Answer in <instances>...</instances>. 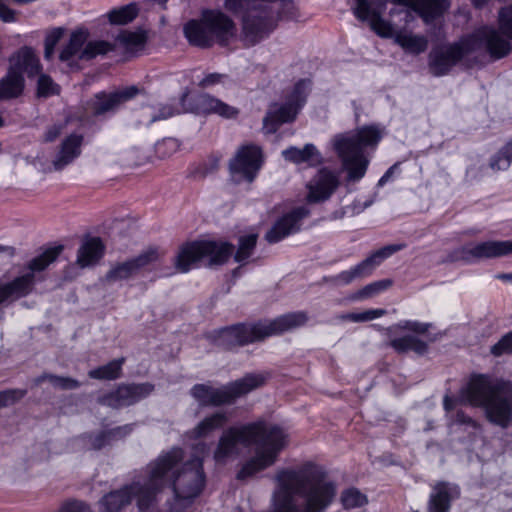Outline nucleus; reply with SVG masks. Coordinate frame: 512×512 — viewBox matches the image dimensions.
<instances>
[{
	"instance_id": "nucleus-1",
	"label": "nucleus",
	"mask_w": 512,
	"mask_h": 512,
	"mask_svg": "<svg viewBox=\"0 0 512 512\" xmlns=\"http://www.w3.org/2000/svg\"><path fill=\"white\" fill-rule=\"evenodd\" d=\"M288 433L278 425H268L264 420L231 426L219 437L213 458L217 464H226L238 458L242 447L256 445L254 456L249 458L237 473L245 480L274 465L280 452L288 445Z\"/></svg>"
},
{
	"instance_id": "nucleus-2",
	"label": "nucleus",
	"mask_w": 512,
	"mask_h": 512,
	"mask_svg": "<svg viewBox=\"0 0 512 512\" xmlns=\"http://www.w3.org/2000/svg\"><path fill=\"white\" fill-rule=\"evenodd\" d=\"M459 402L482 407L491 423L506 428L512 416V384L508 381H492L485 375L474 376L461 390L460 399L445 395L444 409L449 412Z\"/></svg>"
},
{
	"instance_id": "nucleus-3",
	"label": "nucleus",
	"mask_w": 512,
	"mask_h": 512,
	"mask_svg": "<svg viewBox=\"0 0 512 512\" xmlns=\"http://www.w3.org/2000/svg\"><path fill=\"white\" fill-rule=\"evenodd\" d=\"M194 451V458L185 463L181 470L178 469V464L183 459V451L180 448H173L169 452L160 455L148 467L150 475L152 467L157 465L161 458H165L158 472L163 475L161 477L163 480L156 493L166 485L172 484L176 505H181V502L192 501L201 493L204 487L205 475L203 461L200 456L208 453V447L205 443H199L194 447Z\"/></svg>"
},
{
	"instance_id": "nucleus-4",
	"label": "nucleus",
	"mask_w": 512,
	"mask_h": 512,
	"mask_svg": "<svg viewBox=\"0 0 512 512\" xmlns=\"http://www.w3.org/2000/svg\"><path fill=\"white\" fill-rule=\"evenodd\" d=\"M485 47L496 59L506 56L511 45L500 33L491 27H482L458 43L434 48L429 54V71L434 76H443L464 56Z\"/></svg>"
},
{
	"instance_id": "nucleus-5",
	"label": "nucleus",
	"mask_w": 512,
	"mask_h": 512,
	"mask_svg": "<svg viewBox=\"0 0 512 512\" xmlns=\"http://www.w3.org/2000/svg\"><path fill=\"white\" fill-rule=\"evenodd\" d=\"M290 0H225L224 7L233 14H242L241 38L254 46L277 27L282 11Z\"/></svg>"
},
{
	"instance_id": "nucleus-6",
	"label": "nucleus",
	"mask_w": 512,
	"mask_h": 512,
	"mask_svg": "<svg viewBox=\"0 0 512 512\" xmlns=\"http://www.w3.org/2000/svg\"><path fill=\"white\" fill-rule=\"evenodd\" d=\"M307 321V314L303 311H298L253 325L238 324L226 327L209 333L207 339L223 350H231L237 346L260 341L266 337L298 328Z\"/></svg>"
},
{
	"instance_id": "nucleus-7",
	"label": "nucleus",
	"mask_w": 512,
	"mask_h": 512,
	"mask_svg": "<svg viewBox=\"0 0 512 512\" xmlns=\"http://www.w3.org/2000/svg\"><path fill=\"white\" fill-rule=\"evenodd\" d=\"M382 138L381 130L375 126H363L357 130L337 134L332 145L347 171L349 181H359L364 177L369 160L364 155V148L375 147Z\"/></svg>"
},
{
	"instance_id": "nucleus-8",
	"label": "nucleus",
	"mask_w": 512,
	"mask_h": 512,
	"mask_svg": "<svg viewBox=\"0 0 512 512\" xmlns=\"http://www.w3.org/2000/svg\"><path fill=\"white\" fill-rule=\"evenodd\" d=\"M165 458H161L157 465L151 469V474L144 483L139 481L133 482L131 485L124 486L123 488L104 495L99 501L101 512H119L126 506L130 505L132 499H136L137 506L140 511H146L154 502L156 497V490L161 485L163 480L160 475L159 468L164 463Z\"/></svg>"
},
{
	"instance_id": "nucleus-9",
	"label": "nucleus",
	"mask_w": 512,
	"mask_h": 512,
	"mask_svg": "<svg viewBox=\"0 0 512 512\" xmlns=\"http://www.w3.org/2000/svg\"><path fill=\"white\" fill-rule=\"evenodd\" d=\"M267 378L268 374L266 373H250L220 388L214 387L209 382L195 384L190 389V395L201 407L231 404L237 398L261 387Z\"/></svg>"
},
{
	"instance_id": "nucleus-10",
	"label": "nucleus",
	"mask_w": 512,
	"mask_h": 512,
	"mask_svg": "<svg viewBox=\"0 0 512 512\" xmlns=\"http://www.w3.org/2000/svg\"><path fill=\"white\" fill-rule=\"evenodd\" d=\"M352 10L357 19L368 22L371 30L381 38H395L398 33H405L414 20V11L399 6L391 8L388 19H385L368 0H355Z\"/></svg>"
},
{
	"instance_id": "nucleus-11",
	"label": "nucleus",
	"mask_w": 512,
	"mask_h": 512,
	"mask_svg": "<svg viewBox=\"0 0 512 512\" xmlns=\"http://www.w3.org/2000/svg\"><path fill=\"white\" fill-rule=\"evenodd\" d=\"M63 251V246L50 247L27 263V271L9 283L0 285V304L30 294L38 280L37 274L44 271Z\"/></svg>"
},
{
	"instance_id": "nucleus-12",
	"label": "nucleus",
	"mask_w": 512,
	"mask_h": 512,
	"mask_svg": "<svg viewBox=\"0 0 512 512\" xmlns=\"http://www.w3.org/2000/svg\"><path fill=\"white\" fill-rule=\"evenodd\" d=\"M234 246L228 242L196 241L180 247L175 257V267L186 273L202 259L208 258L212 264H222L232 255Z\"/></svg>"
},
{
	"instance_id": "nucleus-13",
	"label": "nucleus",
	"mask_w": 512,
	"mask_h": 512,
	"mask_svg": "<svg viewBox=\"0 0 512 512\" xmlns=\"http://www.w3.org/2000/svg\"><path fill=\"white\" fill-rule=\"evenodd\" d=\"M310 88V80L301 79L286 94L283 103H273L270 105L263 119V129L266 133H275L281 124L295 120L306 102Z\"/></svg>"
},
{
	"instance_id": "nucleus-14",
	"label": "nucleus",
	"mask_w": 512,
	"mask_h": 512,
	"mask_svg": "<svg viewBox=\"0 0 512 512\" xmlns=\"http://www.w3.org/2000/svg\"><path fill=\"white\" fill-rule=\"evenodd\" d=\"M88 32L84 29L73 31L68 42L59 54V60L73 67L76 59L91 60L98 55H104L113 50V45L107 41L95 40L87 42Z\"/></svg>"
},
{
	"instance_id": "nucleus-15",
	"label": "nucleus",
	"mask_w": 512,
	"mask_h": 512,
	"mask_svg": "<svg viewBox=\"0 0 512 512\" xmlns=\"http://www.w3.org/2000/svg\"><path fill=\"white\" fill-rule=\"evenodd\" d=\"M263 163L260 147L254 144L241 146L229 162L231 176L236 181H254Z\"/></svg>"
},
{
	"instance_id": "nucleus-16",
	"label": "nucleus",
	"mask_w": 512,
	"mask_h": 512,
	"mask_svg": "<svg viewBox=\"0 0 512 512\" xmlns=\"http://www.w3.org/2000/svg\"><path fill=\"white\" fill-rule=\"evenodd\" d=\"M159 256L158 249L150 247L134 258L113 264L105 274L103 281L106 283H115L128 280L144 267L156 262Z\"/></svg>"
},
{
	"instance_id": "nucleus-17",
	"label": "nucleus",
	"mask_w": 512,
	"mask_h": 512,
	"mask_svg": "<svg viewBox=\"0 0 512 512\" xmlns=\"http://www.w3.org/2000/svg\"><path fill=\"white\" fill-rule=\"evenodd\" d=\"M512 253V241H486L467 244L454 252V260L474 262Z\"/></svg>"
},
{
	"instance_id": "nucleus-18",
	"label": "nucleus",
	"mask_w": 512,
	"mask_h": 512,
	"mask_svg": "<svg viewBox=\"0 0 512 512\" xmlns=\"http://www.w3.org/2000/svg\"><path fill=\"white\" fill-rule=\"evenodd\" d=\"M153 390L154 385L151 383L122 384L116 390L99 397L98 402L118 409L135 404L150 395Z\"/></svg>"
},
{
	"instance_id": "nucleus-19",
	"label": "nucleus",
	"mask_w": 512,
	"mask_h": 512,
	"mask_svg": "<svg viewBox=\"0 0 512 512\" xmlns=\"http://www.w3.org/2000/svg\"><path fill=\"white\" fill-rule=\"evenodd\" d=\"M339 186L336 174L326 168L320 169L307 183L306 201L316 204L327 201Z\"/></svg>"
},
{
	"instance_id": "nucleus-20",
	"label": "nucleus",
	"mask_w": 512,
	"mask_h": 512,
	"mask_svg": "<svg viewBox=\"0 0 512 512\" xmlns=\"http://www.w3.org/2000/svg\"><path fill=\"white\" fill-rule=\"evenodd\" d=\"M310 214L305 206L292 209L279 218L269 231L265 234V239L271 243H277L285 237L300 230V222Z\"/></svg>"
},
{
	"instance_id": "nucleus-21",
	"label": "nucleus",
	"mask_w": 512,
	"mask_h": 512,
	"mask_svg": "<svg viewBox=\"0 0 512 512\" xmlns=\"http://www.w3.org/2000/svg\"><path fill=\"white\" fill-rule=\"evenodd\" d=\"M138 93V88L131 86L112 93L100 92L89 103V110L94 116H102L116 111L119 106L132 99Z\"/></svg>"
},
{
	"instance_id": "nucleus-22",
	"label": "nucleus",
	"mask_w": 512,
	"mask_h": 512,
	"mask_svg": "<svg viewBox=\"0 0 512 512\" xmlns=\"http://www.w3.org/2000/svg\"><path fill=\"white\" fill-rule=\"evenodd\" d=\"M203 20L212 38L220 42L227 41L235 33L233 20L221 11L206 10L203 12Z\"/></svg>"
},
{
	"instance_id": "nucleus-23",
	"label": "nucleus",
	"mask_w": 512,
	"mask_h": 512,
	"mask_svg": "<svg viewBox=\"0 0 512 512\" xmlns=\"http://www.w3.org/2000/svg\"><path fill=\"white\" fill-rule=\"evenodd\" d=\"M131 430L132 428L130 425H125L108 431H102L97 434L82 435L76 439V442L86 450H99L106 445H109L113 440L123 438L129 434Z\"/></svg>"
},
{
	"instance_id": "nucleus-24",
	"label": "nucleus",
	"mask_w": 512,
	"mask_h": 512,
	"mask_svg": "<svg viewBox=\"0 0 512 512\" xmlns=\"http://www.w3.org/2000/svg\"><path fill=\"white\" fill-rule=\"evenodd\" d=\"M195 105L196 111L202 114H215L226 119H234L239 115L238 108L207 93L198 95Z\"/></svg>"
},
{
	"instance_id": "nucleus-25",
	"label": "nucleus",
	"mask_w": 512,
	"mask_h": 512,
	"mask_svg": "<svg viewBox=\"0 0 512 512\" xmlns=\"http://www.w3.org/2000/svg\"><path fill=\"white\" fill-rule=\"evenodd\" d=\"M10 68L16 73H26L28 77L40 75L41 64L35 52L29 47L21 48L10 58Z\"/></svg>"
},
{
	"instance_id": "nucleus-26",
	"label": "nucleus",
	"mask_w": 512,
	"mask_h": 512,
	"mask_svg": "<svg viewBox=\"0 0 512 512\" xmlns=\"http://www.w3.org/2000/svg\"><path fill=\"white\" fill-rule=\"evenodd\" d=\"M82 141L83 137L78 134H71L62 141L60 149L52 162L54 170L64 169L81 154Z\"/></svg>"
},
{
	"instance_id": "nucleus-27",
	"label": "nucleus",
	"mask_w": 512,
	"mask_h": 512,
	"mask_svg": "<svg viewBox=\"0 0 512 512\" xmlns=\"http://www.w3.org/2000/svg\"><path fill=\"white\" fill-rule=\"evenodd\" d=\"M458 495L456 486L439 482L433 487L428 502L427 512H448L451 500Z\"/></svg>"
},
{
	"instance_id": "nucleus-28",
	"label": "nucleus",
	"mask_w": 512,
	"mask_h": 512,
	"mask_svg": "<svg viewBox=\"0 0 512 512\" xmlns=\"http://www.w3.org/2000/svg\"><path fill=\"white\" fill-rule=\"evenodd\" d=\"M104 252L105 246L100 238H88L78 249L76 263L81 268L93 266L100 261Z\"/></svg>"
},
{
	"instance_id": "nucleus-29",
	"label": "nucleus",
	"mask_w": 512,
	"mask_h": 512,
	"mask_svg": "<svg viewBox=\"0 0 512 512\" xmlns=\"http://www.w3.org/2000/svg\"><path fill=\"white\" fill-rule=\"evenodd\" d=\"M285 160L294 164L307 163L309 166H318L323 162V158L315 145L309 143L302 149L291 146L282 151Z\"/></svg>"
},
{
	"instance_id": "nucleus-30",
	"label": "nucleus",
	"mask_w": 512,
	"mask_h": 512,
	"mask_svg": "<svg viewBox=\"0 0 512 512\" xmlns=\"http://www.w3.org/2000/svg\"><path fill=\"white\" fill-rule=\"evenodd\" d=\"M449 7V0H416L414 12L429 24L442 17Z\"/></svg>"
},
{
	"instance_id": "nucleus-31",
	"label": "nucleus",
	"mask_w": 512,
	"mask_h": 512,
	"mask_svg": "<svg viewBox=\"0 0 512 512\" xmlns=\"http://www.w3.org/2000/svg\"><path fill=\"white\" fill-rule=\"evenodd\" d=\"M228 422V415L225 412L218 411L206 416L190 432L191 438H206L221 429Z\"/></svg>"
},
{
	"instance_id": "nucleus-32",
	"label": "nucleus",
	"mask_w": 512,
	"mask_h": 512,
	"mask_svg": "<svg viewBox=\"0 0 512 512\" xmlns=\"http://www.w3.org/2000/svg\"><path fill=\"white\" fill-rule=\"evenodd\" d=\"M184 35L190 44L199 47H209L213 43V38L209 28L201 20H190L184 26Z\"/></svg>"
},
{
	"instance_id": "nucleus-33",
	"label": "nucleus",
	"mask_w": 512,
	"mask_h": 512,
	"mask_svg": "<svg viewBox=\"0 0 512 512\" xmlns=\"http://www.w3.org/2000/svg\"><path fill=\"white\" fill-rule=\"evenodd\" d=\"M23 90L24 77L9 67L7 74L0 79V100L17 98Z\"/></svg>"
},
{
	"instance_id": "nucleus-34",
	"label": "nucleus",
	"mask_w": 512,
	"mask_h": 512,
	"mask_svg": "<svg viewBox=\"0 0 512 512\" xmlns=\"http://www.w3.org/2000/svg\"><path fill=\"white\" fill-rule=\"evenodd\" d=\"M393 39L396 44L410 54L418 55L425 52L428 48L427 37L413 34L408 31L405 33H398Z\"/></svg>"
},
{
	"instance_id": "nucleus-35",
	"label": "nucleus",
	"mask_w": 512,
	"mask_h": 512,
	"mask_svg": "<svg viewBox=\"0 0 512 512\" xmlns=\"http://www.w3.org/2000/svg\"><path fill=\"white\" fill-rule=\"evenodd\" d=\"M124 358L114 359L106 365L97 367L88 372V376L97 380H115L121 376Z\"/></svg>"
},
{
	"instance_id": "nucleus-36",
	"label": "nucleus",
	"mask_w": 512,
	"mask_h": 512,
	"mask_svg": "<svg viewBox=\"0 0 512 512\" xmlns=\"http://www.w3.org/2000/svg\"><path fill=\"white\" fill-rule=\"evenodd\" d=\"M139 13L137 3L132 2L127 5L114 8L107 14L108 20L113 25H126L132 22Z\"/></svg>"
},
{
	"instance_id": "nucleus-37",
	"label": "nucleus",
	"mask_w": 512,
	"mask_h": 512,
	"mask_svg": "<svg viewBox=\"0 0 512 512\" xmlns=\"http://www.w3.org/2000/svg\"><path fill=\"white\" fill-rule=\"evenodd\" d=\"M390 345L399 353L414 351L422 355L427 351V344L412 335L395 338L391 340Z\"/></svg>"
},
{
	"instance_id": "nucleus-38",
	"label": "nucleus",
	"mask_w": 512,
	"mask_h": 512,
	"mask_svg": "<svg viewBox=\"0 0 512 512\" xmlns=\"http://www.w3.org/2000/svg\"><path fill=\"white\" fill-rule=\"evenodd\" d=\"M258 235L255 233L244 235L238 239V247L234 254V260L238 263L245 264L253 254Z\"/></svg>"
},
{
	"instance_id": "nucleus-39",
	"label": "nucleus",
	"mask_w": 512,
	"mask_h": 512,
	"mask_svg": "<svg viewBox=\"0 0 512 512\" xmlns=\"http://www.w3.org/2000/svg\"><path fill=\"white\" fill-rule=\"evenodd\" d=\"M116 40L129 52L142 49L146 42V35L142 31H123Z\"/></svg>"
},
{
	"instance_id": "nucleus-40",
	"label": "nucleus",
	"mask_w": 512,
	"mask_h": 512,
	"mask_svg": "<svg viewBox=\"0 0 512 512\" xmlns=\"http://www.w3.org/2000/svg\"><path fill=\"white\" fill-rule=\"evenodd\" d=\"M405 247L404 244H392L382 247L381 249L377 250L373 254H371L369 257L363 260L364 264H367V269L369 270L370 274L373 272V270L380 265V263L393 255L394 253L402 250Z\"/></svg>"
},
{
	"instance_id": "nucleus-41",
	"label": "nucleus",
	"mask_w": 512,
	"mask_h": 512,
	"mask_svg": "<svg viewBox=\"0 0 512 512\" xmlns=\"http://www.w3.org/2000/svg\"><path fill=\"white\" fill-rule=\"evenodd\" d=\"M369 275L370 272L367 269V264H364L362 261L351 269L339 273L337 276H335L334 281L340 285H347L355 279L364 278Z\"/></svg>"
},
{
	"instance_id": "nucleus-42",
	"label": "nucleus",
	"mask_w": 512,
	"mask_h": 512,
	"mask_svg": "<svg viewBox=\"0 0 512 512\" xmlns=\"http://www.w3.org/2000/svg\"><path fill=\"white\" fill-rule=\"evenodd\" d=\"M44 381H49L55 388L63 389V390H72L80 387V383L78 380L70 378L57 376L53 374H42L36 379V383H42Z\"/></svg>"
},
{
	"instance_id": "nucleus-43",
	"label": "nucleus",
	"mask_w": 512,
	"mask_h": 512,
	"mask_svg": "<svg viewBox=\"0 0 512 512\" xmlns=\"http://www.w3.org/2000/svg\"><path fill=\"white\" fill-rule=\"evenodd\" d=\"M341 502L346 509L362 507L367 504L368 499L365 494L356 488H349L342 492Z\"/></svg>"
},
{
	"instance_id": "nucleus-44",
	"label": "nucleus",
	"mask_w": 512,
	"mask_h": 512,
	"mask_svg": "<svg viewBox=\"0 0 512 512\" xmlns=\"http://www.w3.org/2000/svg\"><path fill=\"white\" fill-rule=\"evenodd\" d=\"M512 162V139L491 159L493 170H506Z\"/></svg>"
},
{
	"instance_id": "nucleus-45",
	"label": "nucleus",
	"mask_w": 512,
	"mask_h": 512,
	"mask_svg": "<svg viewBox=\"0 0 512 512\" xmlns=\"http://www.w3.org/2000/svg\"><path fill=\"white\" fill-rule=\"evenodd\" d=\"M65 33V29L58 27L51 30L45 38L44 58L51 60L54 56V49Z\"/></svg>"
},
{
	"instance_id": "nucleus-46",
	"label": "nucleus",
	"mask_w": 512,
	"mask_h": 512,
	"mask_svg": "<svg viewBox=\"0 0 512 512\" xmlns=\"http://www.w3.org/2000/svg\"><path fill=\"white\" fill-rule=\"evenodd\" d=\"M387 313L385 309H369L361 313H349L340 316L341 320H349L352 322H366L384 316Z\"/></svg>"
},
{
	"instance_id": "nucleus-47",
	"label": "nucleus",
	"mask_w": 512,
	"mask_h": 512,
	"mask_svg": "<svg viewBox=\"0 0 512 512\" xmlns=\"http://www.w3.org/2000/svg\"><path fill=\"white\" fill-rule=\"evenodd\" d=\"M392 282L390 280H381L377 282L370 283L366 285L364 288L359 290L355 296L356 299H367L371 298L380 292L386 290L391 286Z\"/></svg>"
},
{
	"instance_id": "nucleus-48",
	"label": "nucleus",
	"mask_w": 512,
	"mask_h": 512,
	"mask_svg": "<svg viewBox=\"0 0 512 512\" xmlns=\"http://www.w3.org/2000/svg\"><path fill=\"white\" fill-rule=\"evenodd\" d=\"M37 92L41 97H48L58 93V85L46 74L38 75Z\"/></svg>"
},
{
	"instance_id": "nucleus-49",
	"label": "nucleus",
	"mask_w": 512,
	"mask_h": 512,
	"mask_svg": "<svg viewBox=\"0 0 512 512\" xmlns=\"http://www.w3.org/2000/svg\"><path fill=\"white\" fill-rule=\"evenodd\" d=\"M499 27L503 34L512 39V5L499 11Z\"/></svg>"
},
{
	"instance_id": "nucleus-50",
	"label": "nucleus",
	"mask_w": 512,
	"mask_h": 512,
	"mask_svg": "<svg viewBox=\"0 0 512 512\" xmlns=\"http://www.w3.org/2000/svg\"><path fill=\"white\" fill-rule=\"evenodd\" d=\"M494 356L512 353V331L505 334L495 345L491 347Z\"/></svg>"
},
{
	"instance_id": "nucleus-51",
	"label": "nucleus",
	"mask_w": 512,
	"mask_h": 512,
	"mask_svg": "<svg viewBox=\"0 0 512 512\" xmlns=\"http://www.w3.org/2000/svg\"><path fill=\"white\" fill-rule=\"evenodd\" d=\"M25 395L22 390H6L0 392V408L10 406Z\"/></svg>"
},
{
	"instance_id": "nucleus-52",
	"label": "nucleus",
	"mask_w": 512,
	"mask_h": 512,
	"mask_svg": "<svg viewBox=\"0 0 512 512\" xmlns=\"http://www.w3.org/2000/svg\"><path fill=\"white\" fill-rule=\"evenodd\" d=\"M226 79V74L209 73L200 80L198 86L202 89L212 88L218 84L224 83Z\"/></svg>"
},
{
	"instance_id": "nucleus-53",
	"label": "nucleus",
	"mask_w": 512,
	"mask_h": 512,
	"mask_svg": "<svg viewBox=\"0 0 512 512\" xmlns=\"http://www.w3.org/2000/svg\"><path fill=\"white\" fill-rule=\"evenodd\" d=\"M59 512H92L90 507L81 501L68 502L62 506Z\"/></svg>"
},
{
	"instance_id": "nucleus-54",
	"label": "nucleus",
	"mask_w": 512,
	"mask_h": 512,
	"mask_svg": "<svg viewBox=\"0 0 512 512\" xmlns=\"http://www.w3.org/2000/svg\"><path fill=\"white\" fill-rule=\"evenodd\" d=\"M64 128V124H53L47 128L43 135L44 142H53L55 141L62 133Z\"/></svg>"
},
{
	"instance_id": "nucleus-55",
	"label": "nucleus",
	"mask_w": 512,
	"mask_h": 512,
	"mask_svg": "<svg viewBox=\"0 0 512 512\" xmlns=\"http://www.w3.org/2000/svg\"><path fill=\"white\" fill-rule=\"evenodd\" d=\"M399 327L402 329L410 330L416 333H425L428 330L429 325L416 322V321H405L399 324Z\"/></svg>"
},
{
	"instance_id": "nucleus-56",
	"label": "nucleus",
	"mask_w": 512,
	"mask_h": 512,
	"mask_svg": "<svg viewBox=\"0 0 512 512\" xmlns=\"http://www.w3.org/2000/svg\"><path fill=\"white\" fill-rule=\"evenodd\" d=\"M455 422L457 424L468 425L474 429L479 428L478 423L462 411L456 413Z\"/></svg>"
},
{
	"instance_id": "nucleus-57",
	"label": "nucleus",
	"mask_w": 512,
	"mask_h": 512,
	"mask_svg": "<svg viewBox=\"0 0 512 512\" xmlns=\"http://www.w3.org/2000/svg\"><path fill=\"white\" fill-rule=\"evenodd\" d=\"M178 112L177 109H175L172 105L166 104L162 106L160 109V114L158 116H152L151 122H154L156 120L160 119H167L173 115H175Z\"/></svg>"
},
{
	"instance_id": "nucleus-58",
	"label": "nucleus",
	"mask_w": 512,
	"mask_h": 512,
	"mask_svg": "<svg viewBox=\"0 0 512 512\" xmlns=\"http://www.w3.org/2000/svg\"><path fill=\"white\" fill-rule=\"evenodd\" d=\"M0 19L3 22L11 23L16 20L15 11L0 2Z\"/></svg>"
},
{
	"instance_id": "nucleus-59",
	"label": "nucleus",
	"mask_w": 512,
	"mask_h": 512,
	"mask_svg": "<svg viewBox=\"0 0 512 512\" xmlns=\"http://www.w3.org/2000/svg\"><path fill=\"white\" fill-rule=\"evenodd\" d=\"M398 168L397 164L392 165L385 173L384 175L379 179L378 186L385 185L390 178L393 176L395 170Z\"/></svg>"
},
{
	"instance_id": "nucleus-60",
	"label": "nucleus",
	"mask_w": 512,
	"mask_h": 512,
	"mask_svg": "<svg viewBox=\"0 0 512 512\" xmlns=\"http://www.w3.org/2000/svg\"><path fill=\"white\" fill-rule=\"evenodd\" d=\"M392 3L396 5L405 6L412 11H414L416 0H391Z\"/></svg>"
},
{
	"instance_id": "nucleus-61",
	"label": "nucleus",
	"mask_w": 512,
	"mask_h": 512,
	"mask_svg": "<svg viewBox=\"0 0 512 512\" xmlns=\"http://www.w3.org/2000/svg\"><path fill=\"white\" fill-rule=\"evenodd\" d=\"M488 0H471L472 4L476 7V8H481L483 7L486 3H487Z\"/></svg>"
},
{
	"instance_id": "nucleus-62",
	"label": "nucleus",
	"mask_w": 512,
	"mask_h": 512,
	"mask_svg": "<svg viewBox=\"0 0 512 512\" xmlns=\"http://www.w3.org/2000/svg\"><path fill=\"white\" fill-rule=\"evenodd\" d=\"M511 276H512V274H503V275L499 276V278L512 281Z\"/></svg>"
},
{
	"instance_id": "nucleus-63",
	"label": "nucleus",
	"mask_w": 512,
	"mask_h": 512,
	"mask_svg": "<svg viewBox=\"0 0 512 512\" xmlns=\"http://www.w3.org/2000/svg\"><path fill=\"white\" fill-rule=\"evenodd\" d=\"M168 0H153V2L159 4L160 6H164Z\"/></svg>"
},
{
	"instance_id": "nucleus-64",
	"label": "nucleus",
	"mask_w": 512,
	"mask_h": 512,
	"mask_svg": "<svg viewBox=\"0 0 512 512\" xmlns=\"http://www.w3.org/2000/svg\"><path fill=\"white\" fill-rule=\"evenodd\" d=\"M165 143H166V144H174V141H173V140H171V139H169V140H167Z\"/></svg>"
}]
</instances>
